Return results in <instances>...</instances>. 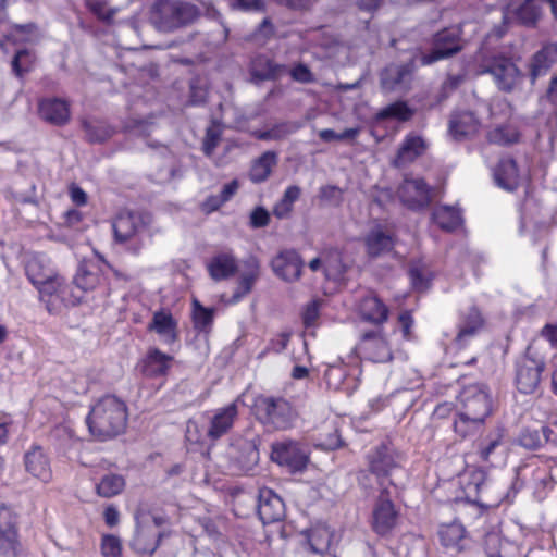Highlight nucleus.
I'll use <instances>...</instances> for the list:
<instances>
[{"label":"nucleus","mask_w":557,"mask_h":557,"mask_svg":"<svg viewBox=\"0 0 557 557\" xmlns=\"http://www.w3.org/2000/svg\"><path fill=\"white\" fill-rule=\"evenodd\" d=\"M237 418L238 400L212 410L207 417L208 425L205 436L211 442L220 440L232 430Z\"/></svg>","instance_id":"9b49d317"},{"label":"nucleus","mask_w":557,"mask_h":557,"mask_svg":"<svg viewBox=\"0 0 557 557\" xmlns=\"http://www.w3.org/2000/svg\"><path fill=\"white\" fill-rule=\"evenodd\" d=\"M208 271L215 281L231 277L237 271L236 258L231 252H220L208 262Z\"/></svg>","instance_id":"c9c22d12"},{"label":"nucleus","mask_w":557,"mask_h":557,"mask_svg":"<svg viewBox=\"0 0 557 557\" xmlns=\"http://www.w3.org/2000/svg\"><path fill=\"white\" fill-rule=\"evenodd\" d=\"M286 66L277 64L265 57H257L250 66V74L256 81L275 79L286 72Z\"/></svg>","instance_id":"4c0bfd02"},{"label":"nucleus","mask_w":557,"mask_h":557,"mask_svg":"<svg viewBox=\"0 0 557 557\" xmlns=\"http://www.w3.org/2000/svg\"><path fill=\"white\" fill-rule=\"evenodd\" d=\"M557 60V44H547L539 50L530 62V74L532 81L547 73L549 67Z\"/></svg>","instance_id":"e433bc0d"},{"label":"nucleus","mask_w":557,"mask_h":557,"mask_svg":"<svg viewBox=\"0 0 557 557\" xmlns=\"http://www.w3.org/2000/svg\"><path fill=\"white\" fill-rule=\"evenodd\" d=\"M17 546L15 518L12 510L2 505L0 506V555L2 557H16Z\"/></svg>","instance_id":"6ab92c4d"},{"label":"nucleus","mask_w":557,"mask_h":557,"mask_svg":"<svg viewBox=\"0 0 557 557\" xmlns=\"http://www.w3.org/2000/svg\"><path fill=\"white\" fill-rule=\"evenodd\" d=\"M125 487V479L121 474L108 473L96 484V492L100 497L111 498L120 493Z\"/></svg>","instance_id":"37998d69"},{"label":"nucleus","mask_w":557,"mask_h":557,"mask_svg":"<svg viewBox=\"0 0 557 557\" xmlns=\"http://www.w3.org/2000/svg\"><path fill=\"white\" fill-rule=\"evenodd\" d=\"M243 450L240 455H236L233 450L235 449V444H232L231 451L228 453L231 458L238 465L240 470H247L253 465L258 459V449L257 445L252 440L240 441L237 444Z\"/></svg>","instance_id":"79ce46f5"},{"label":"nucleus","mask_w":557,"mask_h":557,"mask_svg":"<svg viewBox=\"0 0 557 557\" xmlns=\"http://www.w3.org/2000/svg\"><path fill=\"white\" fill-rule=\"evenodd\" d=\"M162 534L149 536L145 527L138 524L133 541V546L141 554H152L158 548Z\"/></svg>","instance_id":"8fccbe9b"},{"label":"nucleus","mask_w":557,"mask_h":557,"mask_svg":"<svg viewBox=\"0 0 557 557\" xmlns=\"http://www.w3.org/2000/svg\"><path fill=\"white\" fill-rule=\"evenodd\" d=\"M430 148V141L417 132H409L401 140L393 164L403 168L423 157Z\"/></svg>","instance_id":"2eb2a0df"},{"label":"nucleus","mask_w":557,"mask_h":557,"mask_svg":"<svg viewBox=\"0 0 557 557\" xmlns=\"http://www.w3.org/2000/svg\"><path fill=\"white\" fill-rule=\"evenodd\" d=\"M360 133L359 127H351L346 128L342 133H336L333 129L326 128L319 132V137L323 141H332V140H347V139H355Z\"/></svg>","instance_id":"bf43d9fd"},{"label":"nucleus","mask_w":557,"mask_h":557,"mask_svg":"<svg viewBox=\"0 0 557 557\" xmlns=\"http://www.w3.org/2000/svg\"><path fill=\"white\" fill-rule=\"evenodd\" d=\"M288 341H289V335L287 333H281L278 334L277 336H275L274 338H272L267 348L259 354L258 358L261 359L263 358L268 352H275V354H278L281 351H283L287 344H288Z\"/></svg>","instance_id":"e2e57ef3"},{"label":"nucleus","mask_w":557,"mask_h":557,"mask_svg":"<svg viewBox=\"0 0 557 557\" xmlns=\"http://www.w3.org/2000/svg\"><path fill=\"white\" fill-rule=\"evenodd\" d=\"M484 320L480 310L475 306L461 311L458 322V332L455 343L459 348H463L483 327Z\"/></svg>","instance_id":"4be33fe9"},{"label":"nucleus","mask_w":557,"mask_h":557,"mask_svg":"<svg viewBox=\"0 0 557 557\" xmlns=\"http://www.w3.org/2000/svg\"><path fill=\"white\" fill-rule=\"evenodd\" d=\"M479 128V120L471 111H454L448 122V134L455 140H462L475 133Z\"/></svg>","instance_id":"c85d7f7f"},{"label":"nucleus","mask_w":557,"mask_h":557,"mask_svg":"<svg viewBox=\"0 0 557 557\" xmlns=\"http://www.w3.org/2000/svg\"><path fill=\"white\" fill-rule=\"evenodd\" d=\"M398 195L401 202L412 210L425 208L431 202V189L422 178H406Z\"/></svg>","instance_id":"dca6fc26"},{"label":"nucleus","mask_w":557,"mask_h":557,"mask_svg":"<svg viewBox=\"0 0 557 557\" xmlns=\"http://www.w3.org/2000/svg\"><path fill=\"white\" fill-rule=\"evenodd\" d=\"M270 214L263 207H257L250 214V226L261 228L269 224Z\"/></svg>","instance_id":"69168bd1"},{"label":"nucleus","mask_w":557,"mask_h":557,"mask_svg":"<svg viewBox=\"0 0 557 557\" xmlns=\"http://www.w3.org/2000/svg\"><path fill=\"white\" fill-rule=\"evenodd\" d=\"M414 70L413 59L401 63L387 65L380 75L381 86L386 91H395L407 88Z\"/></svg>","instance_id":"f3484780"},{"label":"nucleus","mask_w":557,"mask_h":557,"mask_svg":"<svg viewBox=\"0 0 557 557\" xmlns=\"http://www.w3.org/2000/svg\"><path fill=\"white\" fill-rule=\"evenodd\" d=\"M356 349L362 359L372 362H388L393 359L392 348L380 331L363 333Z\"/></svg>","instance_id":"9d476101"},{"label":"nucleus","mask_w":557,"mask_h":557,"mask_svg":"<svg viewBox=\"0 0 557 557\" xmlns=\"http://www.w3.org/2000/svg\"><path fill=\"white\" fill-rule=\"evenodd\" d=\"M173 357L159 350L150 348L143 360L141 372L147 377H159L168 373Z\"/></svg>","instance_id":"473e14b6"},{"label":"nucleus","mask_w":557,"mask_h":557,"mask_svg":"<svg viewBox=\"0 0 557 557\" xmlns=\"http://www.w3.org/2000/svg\"><path fill=\"white\" fill-rule=\"evenodd\" d=\"M544 0H523L519 4H510L504 11V20L516 18L520 24L533 27L543 14Z\"/></svg>","instance_id":"b1692460"},{"label":"nucleus","mask_w":557,"mask_h":557,"mask_svg":"<svg viewBox=\"0 0 557 557\" xmlns=\"http://www.w3.org/2000/svg\"><path fill=\"white\" fill-rule=\"evenodd\" d=\"M368 470H361L358 473V482L364 488L372 487L369 475L375 476L376 482L382 490L387 487L385 482L392 472L399 467L397 453L387 444H381L372 448L367 454Z\"/></svg>","instance_id":"7ed1b4c3"},{"label":"nucleus","mask_w":557,"mask_h":557,"mask_svg":"<svg viewBox=\"0 0 557 557\" xmlns=\"http://www.w3.org/2000/svg\"><path fill=\"white\" fill-rule=\"evenodd\" d=\"M398 512L391 499L388 487H383L372 510L371 525L373 531L384 536L396 525Z\"/></svg>","instance_id":"f8f14e48"},{"label":"nucleus","mask_w":557,"mask_h":557,"mask_svg":"<svg viewBox=\"0 0 557 557\" xmlns=\"http://www.w3.org/2000/svg\"><path fill=\"white\" fill-rule=\"evenodd\" d=\"M42 301H50V298L60 300L65 306H75L82 301L83 295L76 294L70 289V286L65 283L62 276L51 274L48 280H45L42 284L35 286Z\"/></svg>","instance_id":"4468645a"},{"label":"nucleus","mask_w":557,"mask_h":557,"mask_svg":"<svg viewBox=\"0 0 557 557\" xmlns=\"http://www.w3.org/2000/svg\"><path fill=\"white\" fill-rule=\"evenodd\" d=\"M128 420L125 401L115 395H106L90 406L86 423L91 436L106 442L124 433Z\"/></svg>","instance_id":"f257e3e1"},{"label":"nucleus","mask_w":557,"mask_h":557,"mask_svg":"<svg viewBox=\"0 0 557 557\" xmlns=\"http://www.w3.org/2000/svg\"><path fill=\"white\" fill-rule=\"evenodd\" d=\"M550 433L552 430L547 426H542L541 431L527 428L521 431L518 443L527 449H536L544 441L547 442L549 440Z\"/></svg>","instance_id":"09e8293b"},{"label":"nucleus","mask_w":557,"mask_h":557,"mask_svg":"<svg viewBox=\"0 0 557 557\" xmlns=\"http://www.w3.org/2000/svg\"><path fill=\"white\" fill-rule=\"evenodd\" d=\"M301 194V189L297 185H290L288 186L283 197L278 202L275 203L273 208V214L277 219H286L290 215L294 203L299 199Z\"/></svg>","instance_id":"49530a36"},{"label":"nucleus","mask_w":557,"mask_h":557,"mask_svg":"<svg viewBox=\"0 0 557 557\" xmlns=\"http://www.w3.org/2000/svg\"><path fill=\"white\" fill-rule=\"evenodd\" d=\"M222 132L219 125L212 123L206 131L202 141V151L207 157L214 153L215 148L220 144Z\"/></svg>","instance_id":"13d9d810"},{"label":"nucleus","mask_w":557,"mask_h":557,"mask_svg":"<svg viewBox=\"0 0 557 557\" xmlns=\"http://www.w3.org/2000/svg\"><path fill=\"white\" fill-rule=\"evenodd\" d=\"M101 281L102 275L98 264L94 261H84L79 263L73 282L83 293L95 289Z\"/></svg>","instance_id":"72a5a7b5"},{"label":"nucleus","mask_w":557,"mask_h":557,"mask_svg":"<svg viewBox=\"0 0 557 557\" xmlns=\"http://www.w3.org/2000/svg\"><path fill=\"white\" fill-rule=\"evenodd\" d=\"M38 111L41 119L54 125H63L70 119V106L60 98L40 100Z\"/></svg>","instance_id":"c756f323"},{"label":"nucleus","mask_w":557,"mask_h":557,"mask_svg":"<svg viewBox=\"0 0 557 557\" xmlns=\"http://www.w3.org/2000/svg\"><path fill=\"white\" fill-rule=\"evenodd\" d=\"M466 530L459 522H453L449 524L442 525L438 535L441 543L445 547H459L461 540L465 537Z\"/></svg>","instance_id":"3c124183"},{"label":"nucleus","mask_w":557,"mask_h":557,"mask_svg":"<svg viewBox=\"0 0 557 557\" xmlns=\"http://www.w3.org/2000/svg\"><path fill=\"white\" fill-rule=\"evenodd\" d=\"M364 246L370 258H377L394 249L395 238L377 226L364 236Z\"/></svg>","instance_id":"7c9ffc66"},{"label":"nucleus","mask_w":557,"mask_h":557,"mask_svg":"<svg viewBox=\"0 0 557 557\" xmlns=\"http://www.w3.org/2000/svg\"><path fill=\"white\" fill-rule=\"evenodd\" d=\"M490 141L498 145H510L519 139V132L513 125H502L488 134Z\"/></svg>","instance_id":"5fc2aeb1"},{"label":"nucleus","mask_w":557,"mask_h":557,"mask_svg":"<svg viewBox=\"0 0 557 557\" xmlns=\"http://www.w3.org/2000/svg\"><path fill=\"white\" fill-rule=\"evenodd\" d=\"M277 163V154L274 151H265L252 162L249 177L253 183L264 182Z\"/></svg>","instance_id":"a19ab883"},{"label":"nucleus","mask_w":557,"mask_h":557,"mask_svg":"<svg viewBox=\"0 0 557 557\" xmlns=\"http://www.w3.org/2000/svg\"><path fill=\"white\" fill-rule=\"evenodd\" d=\"M494 181L498 187L512 191L522 184L524 176L520 174L513 159L504 158L499 160L494 170Z\"/></svg>","instance_id":"bb28decb"},{"label":"nucleus","mask_w":557,"mask_h":557,"mask_svg":"<svg viewBox=\"0 0 557 557\" xmlns=\"http://www.w3.org/2000/svg\"><path fill=\"white\" fill-rule=\"evenodd\" d=\"M345 364L329 366L324 371L327 388L351 394L358 386L357 379L348 372Z\"/></svg>","instance_id":"a878e982"},{"label":"nucleus","mask_w":557,"mask_h":557,"mask_svg":"<svg viewBox=\"0 0 557 557\" xmlns=\"http://www.w3.org/2000/svg\"><path fill=\"white\" fill-rule=\"evenodd\" d=\"M258 515L264 524L282 521L285 517V504L272 490L261 488L258 495Z\"/></svg>","instance_id":"412c9836"},{"label":"nucleus","mask_w":557,"mask_h":557,"mask_svg":"<svg viewBox=\"0 0 557 557\" xmlns=\"http://www.w3.org/2000/svg\"><path fill=\"white\" fill-rule=\"evenodd\" d=\"M243 267L237 287L233 294V302L239 301L249 294L260 276V263L257 258L249 257L244 261Z\"/></svg>","instance_id":"2f4dec72"},{"label":"nucleus","mask_w":557,"mask_h":557,"mask_svg":"<svg viewBox=\"0 0 557 557\" xmlns=\"http://www.w3.org/2000/svg\"><path fill=\"white\" fill-rule=\"evenodd\" d=\"M122 552V545L119 537L114 535H104L101 542V553L106 557H119Z\"/></svg>","instance_id":"680f3d73"},{"label":"nucleus","mask_w":557,"mask_h":557,"mask_svg":"<svg viewBox=\"0 0 557 557\" xmlns=\"http://www.w3.org/2000/svg\"><path fill=\"white\" fill-rule=\"evenodd\" d=\"M413 115V110L405 101L393 102L375 114V121L396 120L399 122L409 121Z\"/></svg>","instance_id":"a18cd8bd"},{"label":"nucleus","mask_w":557,"mask_h":557,"mask_svg":"<svg viewBox=\"0 0 557 557\" xmlns=\"http://www.w3.org/2000/svg\"><path fill=\"white\" fill-rule=\"evenodd\" d=\"M290 77L301 84H311L315 82V76L311 72L308 65L304 63H297L295 64L289 71H288Z\"/></svg>","instance_id":"052dcab7"},{"label":"nucleus","mask_w":557,"mask_h":557,"mask_svg":"<svg viewBox=\"0 0 557 557\" xmlns=\"http://www.w3.org/2000/svg\"><path fill=\"white\" fill-rule=\"evenodd\" d=\"M432 221L446 232H453L462 224L461 212L451 206L437 207L432 213Z\"/></svg>","instance_id":"ea45409f"},{"label":"nucleus","mask_w":557,"mask_h":557,"mask_svg":"<svg viewBox=\"0 0 557 557\" xmlns=\"http://www.w3.org/2000/svg\"><path fill=\"white\" fill-rule=\"evenodd\" d=\"M360 318L374 325H382L388 319V308L381 298L372 292L364 295L358 304Z\"/></svg>","instance_id":"393cba45"},{"label":"nucleus","mask_w":557,"mask_h":557,"mask_svg":"<svg viewBox=\"0 0 557 557\" xmlns=\"http://www.w3.org/2000/svg\"><path fill=\"white\" fill-rule=\"evenodd\" d=\"M462 412L484 423L492 411V400L484 384L466 386L459 396Z\"/></svg>","instance_id":"1a4fd4ad"},{"label":"nucleus","mask_w":557,"mask_h":557,"mask_svg":"<svg viewBox=\"0 0 557 557\" xmlns=\"http://www.w3.org/2000/svg\"><path fill=\"white\" fill-rule=\"evenodd\" d=\"M25 271L34 286L42 284L45 280H48L53 273L49 260L42 255L30 257L25 265Z\"/></svg>","instance_id":"58836bf2"},{"label":"nucleus","mask_w":557,"mask_h":557,"mask_svg":"<svg viewBox=\"0 0 557 557\" xmlns=\"http://www.w3.org/2000/svg\"><path fill=\"white\" fill-rule=\"evenodd\" d=\"M273 272L286 282L297 281L301 275L304 261L294 249L283 250L271 262Z\"/></svg>","instance_id":"aec40b11"},{"label":"nucleus","mask_w":557,"mask_h":557,"mask_svg":"<svg viewBox=\"0 0 557 557\" xmlns=\"http://www.w3.org/2000/svg\"><path fill=\"white\" fill-rule=\"evenodd\" d=\"M157 124L151 121V117L147 120L133 119L129 120L125 125L126 132H128L131 135L141 137L149 136L157 129Z\"/></svg>","instance_id":"6e6d98bb"},{"label":"nucleus","mask_w":557,"mask_h":557,"mask_svg":"<svg viewBox=\"0 0 557 557\" xmlns=\"http://www.w3.org/2000/svg\"><path fill=\"white\" fill-rule=\"evenodd\" d=\"M306 537L310 550L318 555H323L329 552L334 539V531L325 523H317L308 531Z\"/></svg>","instance_id":"f704fd0d"},{"label":"nucleus","mask_w":557,"mask_h":557,"mask_svg":"<svg viewBox=\"0 0 557 557\" xmlns=\"http://www.w3.org/2000/svg\"><path fill=\"white\" fill-rule=\"evenodd\" d=\"M33 61L34 55L29 50L21 49L16 51L12 60V70L14 74L18 77H22L25 73H27L30 70Z\"/></svg>","instance_id":"4d7b16f0"},{"label":"nucleus","mask_w":557,"mask_h":557,"mask_svg":"<svg viewBox=\"0 0 557 557\" xmlns=\"http://www.w3.org/2000/svg\"><path fill=\"white\" fill-rule=\"evenodd\" d=\"M83 127L90 143H103L112 137L114 129L103 121H84Z\"/></svg>","instance_id":"de8ad7c7"},{"label":"nucleus","mask_w":557,"mask_h":557,"mask_svg":"<svg viewBox=\"0 0 557 557\" xmlns=\"http://www.w3.org/2000/svg\"><path fill=\"white\" fill-rule=\"evenodd\" d=\"M258 409L265 414L267 423L276 429H288L296 419V411L284 398L267 397L259 401Z\"/></svg>","instance_id":"ddd939ff"},{"label":"nucleus","mask_w":557,"mask_h":557,"mask_svg":"<svg viewBox=\"0 0 557 557\" xmlns=\"http://www.w3.org/2000/svg\"><path fill=\"white\" fill-rule=\"evenodd\" d=\"M462 48L461 30L459 27H448L434 35L433 46L429 53H422V65H430L440 60L447 59L458 53Z\"/></svg>","instance_id":"423d86ee"},{"label":"nucleus","mask_w":557,"mask_h":557,"mask_svg":"<svg viewBox=\"0 0 557 557\" xmlns=\"http://www.w3.org/2000/svg\"><path fill=\"white\" fill-rule=\"evenodd\" d=\"M115 240L119 243L138 242L140 234L145 232L141 216L135 212L120 213L112 224Z\"/></svg>","instance_id":"a211bd4d"},{"label":"nucleus","mask_w":557,"mask_h":557,"mask_svg":"<svg viewBox=\"0 0 557 557\" xmlns=\"http://www.w3.org/2000/svg\"><path fill=\"white\" fill-rule=\"evenodd\" d=\"M540 212V205L537 200L527 195L520 207V232L524 233L532 223H536V216Z\"/></svg>","instance_id":"864d4df0"},{"label":"nucleus","mask_w":557,"mask_h":557,"mask_svg":"<svg viewBox=\"0 0 557 557\" xmlns=\"http://www.w3.org/2000/svg\"><path fill=\"white\" fill-rule=\"evenodd\" d=\"M24 466L27 473L48 483L52 478L50 458L39 445H32L24 455Z\"/></svg>","instance_id":"5701e85b"},{"label":"nucleus","mask_w":557,"mask_h":557,"mask_svg":"<svg viewBox=\"0 0 557 557\" xmlns=\"http://www.w3.org/2000/svg\"><path fill=\"white\" fill-rule=\"evenodd\" d=\"M271 458L280 466L286 467L290 472H300L307 467L309 451L299 442L282 441L272 445Z\"/></svg>","instance_id":"0eeeda50"},{"label":"nucleus","mask_w":557,"mask_h":557,"mask_svg":"<svg viewBox=\"0 0 557 557\" xmlns=\"http://www.w3.org/2000/svg\"><path fill=\"white\" fill-rule=\"evenodd\" d=\"M148 330L156 332L165 345H172L178 339L177 321L172 313L164 310L153 313Z\"/></svg>","instance_id":"cd10ccee"},{"label":"nucleus","mask_w":557,"mask_h":557,"mask_svg":"<svg viewBox=\"0 0 557 557\" xmlns=\"http://www.w3.org/2000/svg\"><path fill=\"white\" fill-rule=\"evenodd\" d=\"M478 73L491 75L496 87L504 92L513 91L522 79V73L512 59L500 53L482 55Z\"/></svg>","instance_id":"20e7f679"},{"label":"nucleus","mask_w":557,"mask_h":557,"mask_svg":"<svg viewBox=\"0 0 557 557\" xmlns=\"http://www.w3.org/2000/svg\"><path fill=\"white\" fill-rule=\"evenodd\" d=\"M200 16L197 5L185 0H157L151 22L161 32H173L193 24Z\"/></svg>","instance_id":"f03ea898"},{"label":"nucleus","mask_w":557,"mask_h":557,"mask_svg":"<svg viewBox=\"0 0 557 557\" xmlns=\"http://www.w3.org/2000/svg\"><path fill=\"white\" fill-rule=\"evenodd\" d=\"M508 449L509 446L505 440V430L503 428H496L491 431L476 444L479 458L492 467H500L506 463Z\"/></svg>","instance_id":"6e6552de"},{"label":"nucleus","mask_w":557,"mask_h":557,"mask_svg":"<svg viewBox=\"0 0 557 557\" xmlns=\"http://www.w3.org/2000/svg\"><path fill=\"white\" fill-rule=\"evenodd\" d=\"M483 425L478 418L470 417L469 414L460 411L458 418L454 421V431L461 438H467L478 433Z\"/></svg>","instance_id":"603ef678"},{"label":"nucleus","mask_w":557,"mask_h":557,"mask_svg":"<svg viewBox=\"0 0 557 557\" xmlns=\"http://www.w3.org/2000/svg\"><path fill=\"white\" fill-rule=\"evenodd\" d=\"M193 323L194 327L206 336L209 334L214 318V309L203 307L198 299L193 300Z\"/></svg>","instance_id":"c03bdc74"},{"label":"nucleus","mask_w":557,"mask_h":557,"mask_svg":"<svg viewBox=\"0 0 557 557\" xmlns=\"http://www.w3.org/2000/svg\"><path fill=\"white\" fill-rule=\"evenodd\" d=\"M544 359L532 348L528 347L524 356L516 362V385L520 393H533L541 381L544 370Z\"/></svg>","instance_id":"39448f33"},{"label":"nucleus","mask_w":557,"mask_h":557,"mask_svg":"<svg viewBox=\"0 0 557 557\" xmlns=\"http://www.w3.org/2000/svg\"><path fill=\"white\" fill-rule=\"evenodd\" d=\"M319 318V307H318V304L315 301L313 302H310L304 313H302V321H304V324L305 326L308 329V327H311L314 325L315 321L318 320Z\"/></svg>","instance_id":"774afa93"},{"label":"nucleus","mask_w":557,"mask_h":557,"mask_svg":"<svg viewBox=\"0 0 557 557\" xmlns=\"http://www.w3.org/2000/svg\"><path fill=\"white\" fill-rule=\"evenodd\" d=\"M273 140H281L296 131V126L290 123H280L271 128Z\"/></svg>","instance_id":"338daca9"},{"label":"nucleus","mask_w":557,"mask_h":557,"mask_svg":"<svg viewBox=\"0 0 557 557\" xmlns=\"http://www.w3.org/2000/svg\"><path fill=\"white\" fill-rule=\"evenodd\" d=\"M409 277L414 289L422 292L428 288L429 280L424 276L419 265L414 264L410 267Z\"/></svg>","instance_id":"0e129e2a"}]
</instances>
